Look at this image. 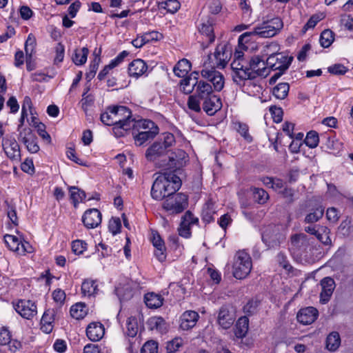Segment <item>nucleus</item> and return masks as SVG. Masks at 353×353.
I'll return each mask as SVG.
<instances>
[{
	"mask_svg": "<svg viewBox=\"0 0 353 353\" xmlns=\"http://www.w3.org/2000/svg\"><path fill=\"white\" fill-rule=\"evenodd\" d=\"M174 143V136L172 133L165 132L146 150L145 157L148 161L162 167L167 161L169 148Z\"/></svg>",
	"mask_w": 353,
	"mask_h": 353,
	"instance_id": "obj_1",
	"label": "nucleus"
},
{
	"mask_svg": "<svg viewBox=\"0 0 353 353\" xmlns=\"http://www.w3.org/2000/svg\"><path fill=\"white\" fill-rule=\"evenodd\" d=\"M131 128L137 146H141L148 141L152 140L158 134L159 130L157 125L149 119L134 121Z\"/></svg>",
	"mask_w": 353,
	"mask_h": 353,
	"instance_id": "obj_2",
	"label": "nucleus"
},
{
	"mask_svg": "<svg viewBox=\"0 0 353 353\" xmlns=\"http://www.w3.org/2000/svg\"><path fill=\"white\" fill-rule=\"evenodd\" d=\"M283 27V23L281 19L275 17L255 27L252 31L244 32L239 37V40L241 41L248 37H256V38L272 37L275 36Z\"/></svg>",
	"mask_w": 353,
	"mask_h": 353,
	"instance_id": "obj_3",
	"label": "nucleus"
},
{
	"mask_svg": "<svg viewBox=\"0 0 353 353\" xmlns=\"http://www.w3.org/2000/svg\"><path fill=\"white\" fill-rule=\"evenodd\" d=\"M214 93L212 85L203 80H200L194 93L188 97L187 103L188 108L196 112H200L201 110V102L207 100Z\"/></svg>",
	"mask_w": 353,
	"mask_h": 353,
	"instance_id": "obj_4",
	"label": "nucleus"
},
{
	"mask_svg": "<svg viewBox=\"0 0 353 353\" xmlns=\"http://www.w3.org/2000/svg\"><path fill=\"white\" fill-rule=\"evenodd\" d=\"M113 111V116L117 118V123L115 127H113V132L117 136H123L125 132L131 129L135 120L132 119V112L125 106H114Z\"/></svg>",
	"mask_w": 353,
	"mask_h": 353,
	"instance_id": "obj_5",
	"label": "nucleus"
},
{
	"mask_svg": "<svg viewBox=\"0 0 353 353\" xmlns=\"http://www.w3.org/2000/svg\"><path fill=\"white\" fill-rule=\"evenodd\" d=\"M252 268L250 254L243 250L237 252L232 266L233 276L237 279H243L250 274Z\"/></svg>",
	"mask_w": 353,
	"mask_h": 353,
	"instance_id": "obj_6",
	"label": "nucleus"
},
{
	"mask_svg": "<svg viewBox=\"0 0 353 353\" xmlns=\"http://www.w3.org/2000/svg\"><path fill=\"white\" fill-rule=\"evenodd\" d=\"M188 196L183 193L174 194L166 198L163 208L172 214H179L188 208Z\"/></svg>",
	"mask_w": 353,
	"mask_h": 353,
	"instance_id": "obj_7",
	"label": "nucleus"
},
{
	"mask_svg": "<svg viewBox=\"0 0 353 353\" xmlns=\"http://www.w3.org/2000/svg\"><path fill=\"white\" fill-rule=\"evenodd\" d=\"M248 62V73L250 76L249 79H254L257 77H266L269 74L270 71L266 61L259 56H250Z\"/></svg>",
	"mask_w": 353,
	"mask_h": 353,
	"instance_id": "obj_8",
	"label": "nucleus"
},
{
	"mask_svg": "<svg viewBox=\"0 0 353 353\" xmlns=\"http://www.w3.org/2000/svg\"><path fill=\"white\" fill-rule=\"evenodd\" d=\"M285 240V236L276 225H268L262 233V241L269 248L279 247Z\"/></svg>",
	"mask_w": 353,
	"mask_h": 353,
	"instance_id": "obj_9",
	"label": "nucleus"
},
{
	"mask_svg": "<svg viewBox=\"0 0 353 353\" xmlns=\"http://www.w3.org/2000/svg\"><path fill=\"white\" fill-rule=\"evenodd\" d=\"M293 61V57L283 53H272L266 59L268 69L285 72Z\"/></svg>",
	"mask_w": 353,
	"mask_h": 353,
	"instance_id": "obj_10",
	"label": "nucleus"
},
{
	"mask_svg": "<svg viewBox=\"0 0 353 353\" xmlns=\"http://www.w3.org/2000/svg\"><path fill=\"white\" fill-rule=\"evenodd\" d=\"M13 305L16 312L23 319L30 320L37 314V305L30 300L20 299Z\"/></svg>",
	"mask_w": 353,
	"mask_h": 353,
	"instance_id": "obj_11",
	"label": "nucleus"
},
{
	"mask_svg": "<svg viewBox=\"0 0 353 353\" xmlns=\"http://www.w3.org/2000/svg\"><path fill=\"white\" fill-rule=\"evenodd\" d=\"M232 55L230 48L225 43H221L216 46L214 53L209 56V59L213 61L216 67L223 68L226 65Z\"/></svg>",
	"mask_w": 353,
	"mask_h": 353,
	"instance_id": "obj_12",
	"label": "nucleus"
},
{
	"mask_svg": "<svg viewBox=\"0 0 353 353\" xmlns=\"http://www.w3.org/2000/svg\"><path fill=\"white\" fill-rule=\"evenodd\" d=\"M201 77L212 83L215 91H221L224 86V78L223 74L217 71L214 67L210 68L204 66L201 71Z\"/></svg>",
	"mask_w": 353,
	"mask_h": 353,
	"instance_id": "obj_13",
	"label": "nucleus"
},
{
	"mask_svg": "<svg viewBox=\"0 0 353 353\" xmlns=\"http://www.w3.org/2000/svg\"><path fill=\"white\" fill-rule=\"evenodd\" d=\"M248 61H239L233 60L231 63V68L232 70V79L233 81L241 85L242 82L249 79L250 77L248 73Z\"/></svg>",
	"mask_w": 353,
	"mask_h": 353,
	"instance_id": "obj_14",
	"label": "nucleus"
},
{
	"mask_svg": "<svg viewBox=\"0 0 353 353\" xmlns=\"http://www.w3.org/2000/svg\"><path fill=\"white\" fill-rule=\"evenodd\" d=\"M2 147L7 157L13 162L21 161L20 146L14 137H10L3 139Z\"/></svg>",
	"mask_w": 353,
	"mask_h": 353,
	"instance_id": "obj_15",
	"label": "nucleus"
},
{
	"mask_svg": "<svg viewBox=\"0 0 353 353\" xmlns=\"http://www.w3.org/2000/svg\"><path fill=\"white\" fill-rule=\"evenodd\" d=\"M18 139L22 142L30 153H37L39 151L37 138L29 128L22 129L19 133Z\"/></svg>",
	"mask_w": 353,
	"mask_h": 353,
	"instance_id": "obj_16",
	"label": "nucleus"
},
{
	"mask_svg": "<svg viewBox=\"0 0 353 353\" xmlns=\"http://www.w3.org/2000/svg\"><path fill=\"white\" fill-rule=\"evenodd\" d=\"M199 219L194 217L190 211H187L182 216L180 226L178 229L179 234L184 238H190L191 236V226L196 225Z\"/></svg>",
	"mask_w": 353,
	"mask_h": 353,
	"instance_id": "obj_17",
	"label": "nucleus"
},
{
	"mask_svg": "<svg viewBox=\"0 0 353 353\" xmlns=\"http://www.w3.org/2000/svg\"><path fill=\"white\" fill-rule=\"evenodd\" d=\"M235 318L234 311L229 306L223 305L219 309L217 322L221 327L226 330L233 325Z\"/></svg>",
	"mask_w": 353,
	"mask_h": 353,
	"instance_id": "obj_18",
	"label": "nucleus"
},
{
	"mask_svg": "<svg viewBox=\"0 0 353 353\" xmlns=\"http://www.w3.org/2000/svg\"><path fill=\"white\" fill-rule=\"evenodd\" d=\"M164 176L167 177L166 183H165L166 190H165V198H168L174 194L175 192L180 189L181 186V180L175 174V171L165 172Z\"/></svg>",
	"mask_w": 353,
	"mask_h": 353,
	"instance_id": "obj_19",
	"label": "nucleus"
},
{
	"mask_svg": "<svg viewBox=\"0 0 353 353\" xmlns=\"http://www.w3.org/2000/svg\"><path fill=\"white\" fill-rule=\"evenodd\" d=\"M166 178L163 172L158 176L154 181L151 189V196L154 199L160 201L165 198Z\"/></svg>",
	"mask_w": 353,
	"mask_h": 353,
	"instance_id": "obj_20",
	"label": "nucleus"
},
{
	"mask_svg": "<svg viewBox=\"0 0 353 353\" xmlns=\"http://www.w3.org/2000/svg\"><path fill=\"white\" fill-rule=\"evenodd\" d=\"M82 221L87 228H94L101 222V214L96 208L88 210L82 216Z\"/></svg>",
	"mask_w": 353,
	"mask_h": 353,
	"instance_id": "obj_21",
	"label": "nucleus"
},
{
	"mask_svg": "<svg viewBox=\"0 0 353 353\" xmlns=\"http://www.w3.org/2000/svg\"><path fill=\"white\" fill-rule=\"evenodd\" d=\"M321 285L322 290L320 294V302L322 304H325L330 301L333 294L335 282L333 279L325 277L321 280Z\"/></svg>",
	"mask_w": 353,
	"mask_h": 353,
	"instance_id": "obj_22",
	"label": "nucleus"
},
{
	"mask_svg": "<svg viewBox=\"0 0 353 353\" xmlns=\"http://www.w3.org/2000/svg\"><path fill=\"white\" fill-rule=\"evenodd\" d=\"M199 314L193 310H188L182 314L180 318V327L183 330H188L195 326L199 319Z\"/></svg>",
	"mask_w": 353,
	"mask_h": 353,
	"instance_id": "obj_23",
	"label": "nucleus"
},
{
	"mask_svg": "<svg viewBox=\"0 0 353 353\" xmlns=\"http://www.w3.org/2000/svg\"><path fill=\"white\" fill-rule=\"evenodd\" d=\"M105 328L99 322L90 323L86 329V335L92 341H99L104 336Z\"/></svg>",
	"mask_w": 353,
	"mask_h": 353,
	"instance_id": "obj_24",
	"label": "nucleus"
},
{
	"mask_svg": "<svg viewBox=\"0 0 353 353\" xmlns=\"http://www.w3.org/2000/svg\"><path fill=\"white\" fill-rule=\"evenodd\" d=\"M318 316V310L313 307H307L301 309L296 318L299 323L303 325L312 323Z\"/></svg>",
	"mask_w": 353,
	"mask_h": 353,
	"instance_id": "obj_25",
	"label": "nucleus"
},
{
	"mask_svg": "<svg viewBox=\"0 0 353 353\" xmlns=\"http://www.w3.org/2000/svg\"><path fill=\"white\" fill-rule=\"evenodd\" d=\"M199 73L192 72L189 76L183 79L180 82L181 90L185 94H191L199 83Z\"/></svg>",
	"mask_w": 353,
	"mask_h": 353,
	"instance_id": "obj_26",
	"label": "nucleus"
},
{
	"mask_svg": "<svg viewBox=\"0 0 353 353\" xmlns=\"http://www.w3.org/2000/svg\"><path fill=\"white\" fill-rule=\"evenodd\" d=\"M222 107L221 99L214 94L202 102V108L207 114L214 115Z\"/></svg>",
	"mask_w": 353,
	"mask_h": 353,
	"instance_id": "obj_27",
	"label": "nucleus"
},
{
	"mask_svg": "<svg viewBox=\"0 0 353 353\" xmlns=\"http://www.w3.org/2000/svg\"><path fill=\"white\" fill-rule=\"evenodd\" d=\"M148 65L142 59H134L128 65V73L130 77L138 78L147 70Z\"/></svg>",
	"mask_w": 353,
	"mask_h": 353,
	"instance_id": "obj_28",
	"label": "nucleus"
},
{
	"mask_svg": "<svg viewBox=\"0 0 353 353\" xmlns=\"http://www.w3.org/2000/svg\"><path fill=\"white\" fill-rule=\"evenodd\" d=\"M191 63L186 59H183L178 61L174 66L173 71L176 76L179 77H185L191 70Z\"/></svg>",
	"mask_w": 353,
	"mask_h": 353,
	"instance_id": "obj_29",
	"label": "nucleus"
},
{
	"mask_svg": "<svg viewBox=\"0 0 353 353\" xmlns=\"http://www.w3.org/2000/svg\"><path fill=\"white\" fill-rule=\"evenodd\" d=\"M249 327V319L247 316L240 317L235 325L234 334L237 338L244 337Z\"/></svg>",
	"mask_w": 353,
	"mask_h": 353,
	"instance_id": "obj_30",
	"label": "nucleus"
},
{
	"mask_svg": "<svg viewBox=\"0 0 353 353\" xmlns=\"http://www.w3.org/2000/svg\"><path fill=\"white\" fill-rule=\"evenodd\" d=\"M146 305L150 308H158L163 305V298L154 292L148 293L144 297Z\"/></svg>",
	"mask_w": 353,
	"mask_h": 353,
	"instance_id": "obj_31",
	"label": "nucleus"
},
{
	"mask_svg": "<svg viewBox=\"0 0 353 353\" xmlns=\"http://www.w3.org/2000/svg\"><path fill=\"white\" fill-rule=\"evenodd\" d=\"M98 288L96 282L91 279L85 280L81 285V292L83 296H91L97 294Z\"/></svg>",
	"mask_w": 353,
	"mask_h": 353,
	"instance_id": "obj_32",
	"label": "nucleus"
},
{
	"mask_svg": "<svg viewBox=\"0 0 353 353\" xmlns=\"http://www.w3.org/2000/svg\"><path fill=\"white\" fill-rule=\"evenodd\" d=\"M88 53L89 50L86 47L76 49L72 57V61L77 65H83L87 61Z\"/></svg>",
	"mask_w": 353,
	"mask_h": 353,
	"instance_id": "obj_33",
	"label": "nucleus"
},
{
	"mask_svg": "<svg viewBox=\"0 0 353 353\" xmlns=\"http://www.w3.org/2000/svg\"><path fill=\"white\" fill-rule=\"evenodd\" d=\"M341 344L340 335L337 332H331L326 339V347L330 351H336Z\"/></svg>",
	"mask_w": 353,
	"mask_h": 353,
	"instance_id": "obj_34",
	"label": "nucleus"
},
{
	"mask_svg": "<svg viewBox=\"0 0 353 353\" xmlns=\"http://www.w3.org/2000/svg\"><path fill=\"white\" fill-rule=\"evenodd\" d=\"M70 312L74 319H81L86 316L88 310L85 304L77 303L71 307Z\"/></svg>",
	"mask_w": 353,
	"mask_h": 353,
	"instance_id": "obj_35",
	"label": "nucleus"
},
{
	"mask_svg": "<svg viewBox=\"0 0 353 353\" xmlns=\"http://www.w3.org/2000/svg\"><path fill=\"white\" fill-rule=\"evenodd\" d=\"M313 212L308 213L304 219L306 223H314L319 221L323 216L324 209L321 206H318L312 209Z\"/></svg>",
	"mask_w": 353,
	"mask_h": 353,
	"instance_id": "obj_36",
	"label": "nucleus"
},
{
	"mask_svg": "<svg viewBox=\"0 0 353 353\" xmlns=\"http://www.w3.org/2000/svg\"><path fill=\"white\" fill-rule=\"evenodd\" d=\"M70 193V198L72 200V203L74 207H77L79 202H82L85 200L86 194L85 192L75 186H71L69 188Z\"/></svg>",
	"mask_w": 353,
	"mask_h": 353,
	"instance_id": "obj_37",
	"label": "nucleus"
},
{
	"mask_svg": "<svg viewBox=\"0 0 353 353\" xmlns=\"http://www.w3.org/2000/svg\"><path fill=\"white\" fill-rule=\"evenodd\" d=\"M290 85L288 83H280L273 88L274 96L279 99H284L288 94Z\"/></svg>",
	"mask_w": 353,
	"mask_h": 353,
	"instance_id": "obj_38",
	"label": "nucleus"
},
{
	"mask_svg": "<svg viewBox=\"0 0 353 353\" xmlns=\"http://www.w3.org/2000/svg\"><path fill=\"white\" fill-rule=\"evenodd\" d=\"M215 210L213 204L209 202L206 203L201 212L202 220L207 223L212 222L214 220L213 216Z\"/></svg>",
	"mask_w": 353,
	"mask_h": 353,
	"instance_id": "obj_39",
	"label": "nucleus"
},
{
	"mask_svg": "<svg viewBox=\"0 0 353 353\" xmlns=\"http://www.w3.org/2000/svg\"><path fill=\"white\" fill-rule=\"evenodd\" d=\"M148 324L151 330H156L160 332L166 330V325L162 317L154 316L149 319Z\"/></svg>",
	"mask_w": 353,
	"mask_h": 353,
	"instance_id": "obj_40",
	"label": "nucleus"
},
{
	"mask_svg": "<svg viewBox=\"0 0 353 353\" xmlns=\"http://www.w3.org/2000/svg\"><path fill=\"white\" fill-rule=\"evenodd\" d=\"M253 198L256 202L259 204H264L269 199L268 192L262 188H251Z\"/></svg>",
	"mask_w": 353,
	"mask_h": 353,
	"instance_id": "obj_41",
	"label": "nucleus"
},
{
	"mask_svg": "<svg viewBox=\"0 0 353 353\" xmlns=\"http://www.w3.org/2000/svg\"><path fill=\"white\" fill-rule=\"evenodd\" d=\"M4 241L8 248L14 252H20L21 241L15 236L11 234H6L4 236Z\"/></svg>",
	"mask_w": 353,
	"mask_h": 353,
	"instance_id": "obj_42",
	"label": "nucleus"
},
{
	"mask_svg": "<svg viewBox=\"0 0 353 353\" xmlns=\"http://www.w3.org/2000/svg\"><path fill=\"white\" fill-rule=\"evenodd\" d=\"M199 32L207 37L209 43H212L214 41V29L210 21L203 23L199 28Z\"/></svg>",
	"mask_w": 353,
	"mask_h": 353,
	"instance_id": "obj_43",
	"label": "nucleus"
},
{
	"mask_svg": "<svg viewBox=\"0 0 353 353\" xmlns=\"http://www.w3.org/2000/svg\"><path fill=\"white\" fill-rule=\"evenodd\" d=\"M334 41V34L330 30H323L320 36L319 42L323 48H328Z\"/></svg>",
	"mask_w": 353,
	"mask_h": 353,
	"instance_id": "obj_44",
	"label": "nucleus"
},
{
	"mask_svg": "<svg viewBox=\"0 0 353 353\" xmlns=\"http://www.w3.org/2000/svg\"><path fill=\"white\" fill-rule=\"evenodd\" d=\"M303 142L310 148H316L319 142V134L314 130L310 131L307 133Z\"/></svg>",
	"mask_w": 353,
	"mask_h": 353,
	"instance_id": "obj_45",
	"label": "nucleus"
},
{
	"mask_svg": "<svg viewBox=\"0 0 353 353\" xmlns=\"http://www.w3.org/2000/svg\"><path fill=\"white\" fill-rule=\"evenodd\" d=\"M126 334L130 337H134L139 330L137 319L135 317L130 316L126 322Z\"/></svg>",
	"mask_w": 353,
	"mask_h": 353,
	"instance_id": "obj_46",
	"label": "nucleus"
},
{
	"mask_svg": "<svg viewBox=\"0 0 353 353\" xmlns=\"http://www.w3.org/2000/svg\"><path fill=\"white\" fill-rule=\"evenodd\" d=\"M113 114V107H110L108 108L107 112L101 114V121L107 125H113L115 127V123H117V118H114Z\"/></svg>",
	"mask_w": 353,
	"mask_h": 353,
	"instance_id": "obj_47",
	"label": "nucleus"
},
{
	"mask_svg": "<svg viewBox=\"0 0 353 353\" xmlns=\"http://www.w3.org/2000/svg\"><path fill=\"white\" fill-rule=\"evenodd\" d=\"M36 47V39L32 34H29L25 43V52L26 57L31 58L34 52Z\"/></svg>",
	"mask_w": 353,
	"mask_h": 353,
	"instance_id": "obj_48",
	"label": "nucleus"
},
{
	"mask_svg": "<svg viewBox=\"0 0 353 353\" xmlns=\"http://www.w3.org/2000/svg\"><path fill=\"white\" fill-rule=\"evenodd\" d=\"M116 292L121 301L128 300L133 296L132 289L129 285H126L123 288H117Z\"/></svg>",
	"mask_w": 353,
	"mask_h": 353,
	"instance_id": "obj_49",
	"label": "nucleus"
},
{
	"mask_svg": "<svg viewBox=\"0 0 353 353\" xmlns=\"http://www.w3.org/2000/svg\"><path fill=\"white\" fill-rule=\"evenodd\" d=\"M100 62H101V58H98V57L94 58L93 60L92 61V62L89 66L88 71L85 74V78L88 81L92 80L94 78V77L95 76Z\"/></svg>",
	"mask_w": 353,
	"mask_h": 353,
	"instance_id": "obj_50",
	"label": "nucleus"
},
{
	"mask_svg": "<svg viewBox=\"0 0 353 353\" xmlns=\"http://www.w3.org/2000/svg\"><path fill=\"white\" fill-rule=\"evenodd\" d=\"M330 230L327 227H320L319 233L316 235L317 239L325 245L331 244V239L329 236Z\"/></svg>",
	"mask_w": 353,
	"mask_h": 353,
	"instance_id": "obj_51",
	"label": "nucleus"
},
{
	"mask_svg": "<svg viewBox=\"0 0 353 353\" xmlns=\"http://www.w3.org/2000/svg\"><path fill=\"white\" fill-rule=\"evenodd\" d=\"M235 128L237 130V132L248 142H251L252 139V137L250 135L248 130L249 128L248 125L245 123H243L241 122H238L234 124Z\"/></svg>",
	"mask_w": 353,
	"mask_h": 353,
	"instance_id": "obj_52",
	"label": "nucleus"
},
{
	"mask_svg": "<svg viewBox=\"0 0 353 353\" xmlns=\"http://www.w3.org/2000/svg\"><path fill=\"white\" fill-rule=\"evenodd\" d=\"M121 228V222L119 217H112L109 221L108 229L113 235L120 233Z\"/></svg>",
	"mask_w": 353,
	"mask_h": 353,
	"instance_id": "obj_53",
	"label": "nucleus"
},
{
	"mask_svg": "<svg viewBox=\"0 0 353 353\" xmlns=\"http://www.w3.org/2000/svg\"><path fill=\"white\" fill-rule=\"evenodd\" d=\"M57 311L54 308H48L46 309L42 316L41 319V323H52L54 321V316L56 315Z\"/></svg>",
	"mask_w": 353,
	"mask_h": 353,
	"instance_id": "obj_54",
	"label": "nucleus"
},
{
	"mask_svg": "<svg viewBox=\"0 0 353 353\" xmlns=\"http://www.w3.org/2000/svg\"><path fill=\"white\" fill-rule=\"evenodd\" d=\"M141 353H158V343L154 341H148L143 345Z\"/></svg>",
	"mask_w": 353,
	"mask_h": 353,
	"instance_id": "obj_55",
	"label": "nucleus"
},
{
	"mask_svg": "<svg viewBox=\"0 0 353 353\" xmlns=\"http://www.w3.org/2000/svg\"><path fill=\"white\" fill-rule=\"evenodd\" d=\"M86 243L82 240H75L72 243V250L76 254H81L86 250Z\"/></svg>",
	"mask_w": 353,
	"mask_h": 353,
	"instance_id": "obj_56",
	"label": "nucleus"
},
{
	"mask_svg": "<svg viewBox=\"0 0 353 353\" xmlns=\"http://www.w3.org/2000/svg\"><path fill=\"white\" fill-rule=\"evenodd\" d=\"M327 70L331 74L341 75L345 74L348 69L343 64L336 63L328 67Z\"/></svg>",
	"mask_w": 353,
	"mask_h": 353,
	"instance_id": "obj_57",
	"label": "nucleus"
},
{
	"mask_svg": "<svg viewBox=\"0 0 353 353\" xmlns=\"http://www.w3.org/2000/svg\"><path fill=\"white\" fill-rule=\"evenodd\" d=\"M163 3L165 5L163 8L171 13L176 12L181 6L179 1L177 0H166Z\"/></svg>",
	"mask_w": 353,
	"mask_h": 353,
	"instance_id": "obj_58",
	"label": "nucleus"
},
{
	"mask_svg": "<svg viewBox=\"0 0 353 353\" xmlns=\"http://www.w3.org/2000/svg\"><path fill=\"white\" fill-rule=\"evenodd\" d=\"M276 261L278 262L280 266H281L283 269H285L287 271H290L292 269V267L288 261L287 256L283 252H279L277 254Z\"/></svg>",
	"mask_w": 353,
	"mask_h": 353,
	"instance_id": "obj_59",
	"label": "nucleus"
},
{
	"mask_svg": "<svg viewBox=\"0 0 353 353\" xmlns=\"http://www.w3.org/2000/svg\"><path fill=\"white\" fill-rule=\"evenodd\" d=\"M323 14H314L312 15L310 19L307 21L306 24L303 27V30L305 31L307 30L310 28H313L317 24L319 21L323 19Z\"/></svg>",
	"mask_w": 353,
	"mask_h": 353,
	"instance_id": "obj_60",
	"label": "nucleus"
},
{
	"mask_svg": "<svg viewBox=\"0 0 353 353\" xmlns=\"http://www.w3.org/2000/svg\"><path fill=\"white\" fill-rule=\"evenodd\" d=\"M6 203L7 205L6 211H7L8 217L10 219V220L12 221V223L14 225H18V219H17V212H16L15 207L9 204L8 202H6Z\"/></svg>",
	"mask_w": 353,
	"mask_h": 353,
	"instance_id": "obj_61",
	"label": "nucleus"
},
{
	"mask_svg": "<svg viewBox=\"0 0 353 353\" xmlns=\"http://www.w3.org/2000/svg\"><path fill=\"white\" fill-rule=\"evenodd\" d=\"M270 112L274 122L279 123L282 121L283 114L282 108L276 106H271L270 108Z\"/></svg>",
	"mask_w": 353,
	"mask_h": 353,
	"instance_id": "obj_62",
	"label": "nucleus"
},
{
	"mask_svg": "<svg viewBox=\"0 0 353 353\" xmlns=\"http://www.w3.org/2000/svg\"><path fill=\"white\" fill-rule=\"evenodd\" d=\"M340 23L345 29L353 31V17H352L350 15H342L341 17Z\"/></svg>",
	"mask_w": 353,
	"mask_h": 353,
	"instance_id": "obj_63",
	"label": "nucleus"
},
{
	"mask_svg": "<svg viewBox=\"0 0 353 353\" xmlns=\"http://www.w3.org/2000/svg\"><path fill=\"white\" fill-rule=\"evenodd\" d=\"M11 334L7 328L0 329V345H6L10 342Z\"/></svg>",
	"mask_w": 353,
	"mask_h": 353,
	"instance_id": "obj_64",
	"label": "nucleus"
}]
</instances>
